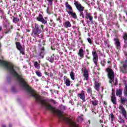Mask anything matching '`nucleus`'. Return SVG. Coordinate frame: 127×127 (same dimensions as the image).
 <instances>
[{"mask_svg": "<svg viewBox=\"0 0 127 127\" xmlns=\"http://www.w3.org/2000/svg\"><path fill=\"white\" fill-rule=\"evenodd\" d=\"M36 74L37 75H38V77L42 76V73L40 71H36Z\"/></svg>", "mask_w": 127, "mask_h": 127, "instance_id": "obj_30", "label": "nucleus"}, {"mask_svg": "<svg viewBox=\"0 0 127 127\" xmlns=\"http://www.w3.org/2000/svg\"><path fill=\"white\" fill-rule=\"evenodd\" d=\"M114 41H115V44L116 45L117 48L119 49L120 48V47L121 46V43H120L119 39L115 38L114 39Z\"/></svg>", "mask_w": 127, "mask_h": 127, "instance_id": "obj_17", "label": "nucleus"}, {"mask_svg": "<svg viewBox=\"0 0 127 127\" xmlns=\"http://www.w3.org/2000/svg\"><path fill=\"white\" fill-rule=\"evenodd\" d=\"M45 54H46V53L45 52V49L44 47H42L40 48L39 54L38 55V59H43Z\"/></svg>", "mask_w": 127, "mask_h": 127, "instance_id": "obj_6", "label": "nucleus"}, {"mask_svg": "<svg viewBox=\"0 0 127 127\" xmlns=\"http://www.w3.org/2000/svg\"><path fill=\"white\" fill-rule=\"evenodd\" d=\"M92 113H95V114L96 115V112H94V111H92Z\"/></svg>", "mask_w": 127, "mask_h": 127, "instance_id": "obj_57", "label": "nucleus"}, {"mask_svg": "<svg viewBox=\"0 0 127 127\" xmlns=\"http://www.w3.org/2000/svg\"><path fill=\"white\" fill-rule=\"evenodd\" d=\"M54 57H55V56L54 55V54H53V55L51 56V57L47 58V60L49 61V62H51V63H54Z\"/></svg>", "mask_w": 127, "mask_h": 127, "instance_id": "obj_16", "label": "nucleus"}, {"mask_svg": "<svg viewBox=\"0 0 127 127\" xmlns=\"http://www.w3.org/2000/svg\"><path fill=\"white\" fill-rule=\"evenodd\" d=\"M27 31L28 32H30V31L29 30H28Z\"/></svg>", "mask_w": 127, "mask_h": 127, "instance_id": "obj_59", "label": "nucleus"}, {"mask_svg": "<svg viewBox=\"0 0 127 127\" xmlns=\"http://www.w3.org/2000/svg\"><path fill=\"white\" fill-rule=\"evenodd\" d=\"M78 55H79L80 58L84 57V50H83V49L81 48L79 49Z\"/></svg>", "mask_w": 127, "mask_h": 127, "instance_id": "obj_15", "label": "nucleus"}, {"mask_svg": "<svg viewBox=\"0 0 127 127\" xmlns=\"http://www.w3.org/2000/svg\"><path fill=\"white\" fill-rule=\"evenodd\" d=\"M65 84L66 86H67V87H69V86H70V85H71V82H70V79H69V78H67L65 80Z\"/></svg>", "mask_w": 127, "mask_h": 127, "instance_id": "obj_22", "label": "nucleus"}, {"mask_svg": "<svg viewBox=\"0 0 127 127\" xmlns=\"http://www.w3.org/2000/svg\"><path fill=\"white\" fill-rule=\"evenodd\" d=\"M53 70L54 71V72H56V69H53Z\"/></svg>", "mask_w": 127, "mask_h": 127, "instance_id": "obj_48", "label": "nucleus"}, {"mask_svg": "<svg viewBox=\"0 0 127 127\" xmlns=\"http://www.w3.org/2000/svg\"><path fill=\"white\" fill-rule=\"evenodd\" d=\"M116 83H117V82H118V81H117V79L116 80Z\"/></svg>", "mask_w": 127, "mask_h": 127, "instance_id": "obj_61", "label": "nucleus"}, {"mask_svg": "<svg viewBox=\"0 0 127 127\" xmlns=\"http://www.w3.org/2000/svg\"><path fill=\"white\" fill-rule=\"evenodd\" d=\"M68 13L69 15H71L73 18H74L75 19H77V15L76 14V13L73 12V11H71Z\"/></svg>", "mask_w": 127, "mask_h": 127, "instance_id": "obj_19", "label": "nucleus"}, {"mask_svg": "<svg viewBox=\"0 0 127 127\" xmlns=\"http://www.w3.org/2000/svg\"><path fill=\"white\" fill-rule=\"evenodd\" d=\"M77 122L78 123H82V122H83V118L81 117H79L77 118Z\"/></svg>", "mask_w": 127, "mask_h": 127, "instance_id": "obj_32", "label": "nucleus"}, {"mask_svg": "<svg viewBox=\"0 0 127 127\" xmlns=\"http://www.w3.org/2000/svg\"><path fill=\"white\" fill-rule=\"evenodd\" d=\"M120 110L122 112V115L124 116L125 119H127V111L125 109L123 106H120L119 107Z\"/></svg>", "mask_w": 127, "mask_h": 127, "instance_id": "obj_12", "label": "nucleus"}, {"mask_svg": "<svg viewBox=\"0 0 127 127\" xmlns=\"http://www.w3.org/2000/svg\"><path fill=\"white\" fill-rule=\"evenodd\" d=\"M118 119L119 122L120 124H124V123H125V120H124V119H123V118L121 116H119Z\"/></svg>", "mask_w": 127, "mask_h": 127, "instance_id": "obj_25", "label": "nucleus"}, {"mask_svg": "<svg viewBox=\"0 0 127 127\" xmlns=\"http://www.w3.org/2000/svg\"><path fill=\"white\" fill-rule=\"evenodd\" d=\"M87 92L88 94H92V88H91V87H88L87 88Z\"/></svg>", "mask_w": 127, "mask_h": 127, "instance_id": "obj_31", "label": "nucleus"}, {"mask_svg": "<svg viewBox=\"0 0 127 127\" xmlns=\"http://www.w3.org/2000/svg\"><path fill=\"white\" fill-rule=\"evenodd\" d=\"M70 78H71V79H72V80H75V76L74 75V72L73 71H71L70 72Z\"/></svg>", "mask_w": 127, "mask_h": 127, "instance_id": "obj_26", "label": "nucleus"}, {"mask_svg": "<svg viewBox=\"0 0 127 127\" xmlns=\"http://www.w3.org/2000/svg\"><path fill=\"white\" fill-rule=\"evenodd\" d=\"M92 55H93V60L94 64L97 66L98 64V61L99 60V57L98 56V54L96 51L92 52Z\"/></svg>", "mask_w": 127, "mask_h": 127, "instance_id": "obj_7", "label": "nucleus"}, {"mask_svg": "<svg viewBox=\"0 0 127 127\" xmlns=\"http://www.w3.org/2000/svg\"><path fill=\"white\" fill-rule=\"evenodd\" d=\"M19 21V18H16V17H14L13 19V22L14 23H16V22H18Z\"/></svg>", "mask_w": 127, "mask_h": 127, "instance_id": "obj_28", "label": "nucleus"}, {"mask_svg": "<svg viewBox=\"0 0 127 127\" xmlns=\"http://www.w3.org/2000/svg\"><path fill=\"white\" fill-rule=\"evenodd\" d=\"M46 11H47V13L48 14H50L51 13V11L50 10V7L49 6H48Z\"/></svg>", "mask_w": 127, "mask_h": 127, "instance_id": "obj_33", "label": "nucleus"}, {"mask_svg": "<svg viewBox=\"0 0 127 127\" xmlns=\"http://www.w3.org/2000/svg\"><path fill=\"white\" fill-rule=\"evenodd\" d=\"M108 64L111 63V62L110 61H108Z\"/></svg>", "mask_w": 127, "mask_h": 127, "instance_id": "obj_55", "label": "nucleus"}, {"mask_svg": "<svg viewBox=\"0 0 127 127\" xmlns=\"http://www.w3.org/2000/svg\"><path fill=\"white\" fill-rule=\"evenodd\" d=\"M87 40L89 43H90V44H92V40L91 39V38H88Z\"/></svg>", "mask_w": 127, "mask_h": 127, "instance_id": "obj_39", "label": "nucleus"}, {"mask_svg": "<svg viewBox=\"0 0 127 127\" xmlns=\"http://www.w3.org/2000/svg\"><path fill=\"white\" fill-rule=\"evenodd\" d=\"M123 95V90L120 89H117L116 91V96L118 97H121Z\"/></svg>", "mask_w": 127, "mask_h": 127, "instance_id": "obj_18", "label": "nucleus"}, {"mask_svg": "<svg viewBox=\"0 0 127 127\" xmlns=\"http://www.w3.org/2000/svg\"><path fill=\"white\" fill-rule=\"evenodd\" d=\"M61 110H66V107L63 105H62L61 107Z\"/></svg>", "mask_w": 127, "mask_h": 127, "instance_id": "obj_40", "label": "nucleus"}, {"mask_svg": "<svg viewBox=\"0 0 127 127\" xmlns=\"http://www.w3.org/2000/svg\"><path fill=\"white\" fill-rule=\"evenodd\" d=\"M120 72L122 73H127V59L125 62H121L120 64Z\"/></svg>", "mask_w": 127, "mask_h": 127, "instance_id": "obj_4", "label": "nucleus"}, {"mask_svg": "<svg viewBox=\"0 0 127 127\" xmlns=\"http://www.w3.org/2000/svg\"><path fill=\"white\" fill-rule=\"evenodd\" d=\"M37 20L40 22H42L43 24H46L47 20L43 18V16L41 14H39V16L37 17Z\"/></svg>", "mask_w": 127, "mask_h": 127, "instance_id": "obj_8", "label": "nucleus"}, {"mask_svg": "<svg viewBox=\"0 0 127 127\" xmlns=\"http://www.w3.org/2000/svg\"><path fill=\"white\" fill-rule=\"evenodd\" d=\"M123 38L125 40V42H126V41L127 40V34L125 33L124 34L123 36Z\"/></svg>", "mask_w": 127, "mask_h": 127, "instance_id": "obj_37", "label": "nucleus"}, {"mask_svg": "<svg viewBox=\"0 0 127 127\" xmlns=\"http://www.w3.org/2000/svg\"><path fill=\"white\" fill-rule=\"evenodd\" d=\"M46 75H47V72H46Z\"/></svg>", "mask_w": 127, "mask_h": 127, "instance_id": "obj_64", "label": "nucleus"}, {"mask_svg": "<svg viewBox=\"0 0 127 127\" xmlns=\"http://www.w3.org/2000/svg\"><path fill=\"white\" fill-rule=\"evenodd\" d=\"M112 97H116V95H115V92L114 91V90H112Z\"/></svg>", "mask_w": 127, "mask_h": 127, "instance_id": "obj_41", "label": "nucleus"}, {"mask_svg": "<svg viewBox=\"0 0 127 127\" xmlns=\"http://www.w3.org/2000/svg\"><path fill=\"white\" fill-rule=\"evenodd\" d=\"M102 66H105V64H103V63H101Z\"/></svg>", "mask_w": 127, "mask_h": 127, "instance_id": "obj_46", "label": "nucleus"}, {"mask_svg": "<svg viewBox=\"0 0 127 127\" xmlns=\"http://www.w3.org/2000/svg\"><path fill=\"white\" fill-rule=\"evenodd\" d=\"M83 75L84 76V78L85 80H89V72L88 70L84 69L83 71Z\"/></svg>", "mask_w": 127, "mask_h": 127, "instance_id": "obj_14", "label": "nucleus"}, {"mask_svg": "<svg viewBox=\"0 0 127 127\" xmlns=\"http://www.w3.org/2000/svg\"><path fill=\"white\" fill-rule=\"evenodd\" d=\"M106 44H107V46H108V47H110V46L109 45V44L107 43H106Z\"/></svg>", "mask_w": 127, "mask_h": 127, "instance_id": "obj_51", "label": "nucleus"}, {"mask_svg": "<svg viewBox=\"0 0 127 127\" xmlns=\"http://www.w3.org/2000/svg\"><path fill=\"white\" fill-rule=\"evenodd\" d=\"M43 27H44L43 25H41V26H40L38 24L35 23L32 29V34L33 37H39L40 38L43 39V35L41 34V35H39L44 30Z\"/></svg>", "mask_w": 127, "mask_h": 127, "instance_id": "obj_2", "label": "nucleus"}, {"mask_svg": "<svg viewBox=\"0 0 127 127\" xmlns=\"http://www.w3.org/2000/svg\"><path fill=\"white\" fill-rule=\"evenodd\" d=\"M78 97L80 98L82 100V102H86L85 97V91L83 90L81 91V93L78 94Z\"/></svg>", "mask_w": 127, "mask_h": 127, "instance_id": "obj_10", "label": "nucleus"}, {"mask_svg": "<svg viewBox=\"0 0 127 127\" xmlns=\"http://www.w3.org/2000/svg\"><path fill=\"white\" fill-rule=\"evenodd\" d=\"M100 54H101V56H103V53H100Z\"/></svg>", "mask_w": 127, "mask_h": 127, "instance_id": "obj_54", "label": "nucleus"}, {"mask_svg": "<svg viewBox=\"0 0 127 127\" xmlns=\"http://www.w3.org/2000/svg\"><path fill=\"white\" fill-rule=\"evenodd\" d=\"M45 19H46V18H47V17H45Z\"/></svg>", "mask_w": 127, "mask_h": 127, "instance_id": "obj_63", "label": "nucleus"}, {"mask_svg": "<svg viewBox=\"0 0 127 127\" xmlns=\"http://www.w3.org/2000/svg\"><path fill=\"white\" fill-rule=\"evenodd\" d=\"M95 89L97 91H99V89H100V85L98 83L95 84Z\"/></svg>", "mask_w": 127, "mask_h": 127, "instance_id": "obj_34", "label": "nucleus"}, {"mask_svg": "<svg viewBox=\"0 0 127 127\" xmlns=\"http://www.w3.org/2000/svg\"><path fill=\"white\" fill-rule=\"evenodd\" d=\"M64 25L65 28H68V27H71V23L69 21H66Z\"/></svg>", "mask_w": 127, "mask_h": 127, "instance_id": "obj_20", "label": "nucleus"}, {"mask_svg": "<svg viewBox=\"0 0 127 127\" xmlns=\"http://www.w3.org/2000/svg\"><path fill=\"white\" fill-rule=\"evenodd\" d=\"M16 45L18 50L20 51V53L22 54V55H24V49H23L20 43L16 42Z\"/></svg>", "mask_w": 127, "mask_h": 127, "instance_id": "obj_9", "label": "nucleus"}, {"mask_svg": "<svg viewBox=\"0 0 127 127\" xmlns=\"http://www.w3.org/2000/svg\"><path fill=\"white\" fill-rule=\"evenodd\" d=\"M124 93L125 97H127L126 98L122 97L121 98V101L122 104H123V105H125V104H126V102L127 101V84L125 85V88L124 89Z\"/></svg>", "mask_w": 127, "mask_h": 127, "instance_id": "obj_5", "label": "nucleus"}, {"mask_svg": "<svg viewBox=\"0 0 127 127\" xmlns=\"http://www.w3.org/2000/svg\"><path fill=\"white\" fill-rule=\"evenodd\" d=\"M48 1L49 2V5H52L53 4V0H48Z\"/></svg>", "mask_w": 127, "mask_h": 127, "instance_id": "obj_35", "label": "nucleus"}, {"mask_svg": "<svg viewBox=\"0 0 127 127\" xmlns=\"http://www.w3.org/2000/svg\"><path fill=\"white\" fill-rule=\"evenodd\" d=\"M77 87H79L80 86V84L79 83L76 84Z\"/></svg>", "mask_w": 127, "mask_h": 127, "instance_id": "obj_47", "label": "nucleus"}, {"mask_svg": "<svg viewBox=\"0 0 127 127\" xmlns=\"http://www.w3.org/2000/svg\"><path fill=\"white\" fill-rule=\"evenodd\" d=\"M23 68H26V66H23Z\"/></svg>", "mask_w": 127, "mask_h": 127, "instance_id": "obj_58", "label": "nucleus"}, {"mask_svg": "<svg viewBox=\"0 0 127 127\" xmlns=\"http://www.w3.org/2000/svg\"><path fill=\"white\" fill-rule=\"evenodd\" d=\"M4 14V13L3 12V11L2 10V9L0 8V17L3 16Z\"/></svg>", "mask_w": 127, "mask_h": 127, "instance_id": "obj_36", "label": "nucleus"}, {"mask_svg": "<svg viewBox=\"0 0 127 127\" xmlns=\"http://www.w3.org/2000/svg\"><path fill=\"white\" fill-rule=\"evenodd\" d=\"M123 127H127V125H124V126H123Z\"/></svg>", "mask_w": 127, "mask_h": 127, "instance_id": "obj_52", "label": "nucleus"}, {"mask_svg": "<svg viewBox=\"0 0 127 127\" xmlns=\"http://www.w3.org/2000/svg\"><path fill=\"white\" fill-rule=\"evenodd\" d=\"M74 4L75 5L76 9L79 11V16H80V17H82V18H86V19H89L90 18L91 14L88 12V10H84L85 7L83 6L79 1L74 0Z\"/></svg>", "mask_w": 127, "mask_h": 127, "instance_id": "obj_1", "label": "nucleus"}, {"mask_svg": "<svg viewBox=\"0 0 127 127\" xmlns=\"http://www.w3.org/2000/svg\"><path fill=\"white\" fill-rule=\"evenodd\" d=\"M106 72L108 73V77L110 79V83L113 84L115 82V73L113 69L110 67L106 69Z\"/></svg>", "mask_w": 127, "mask_h": 127, "instance_id": "obj_3", "label": "nucleus"}, {"mask_svg": "<svg viewBox=\"0 0 127 127\" xmlns=\"http://www.w3.org/2000/svg\"><path fill=\"white\" fill-rule=\"evenodd\" d=\"M11 91L12 93H16L17 90L16 89H15V86H13L11 87Z\"/></svg>", "mask_w": 127, "mask_h": 127, "instance_id": "obj_29", "label": "nucleus"}, {"mask_svg": "<svg viewBox=\"0 0 127 127\" xmlns=\"http://www.w3.org/2000/svg\"><path fill=\"white\" fill-rule=\"evenodd\" d=\"M2 127H6V126H5V125H3ZM9 127H11V124L9 125Z\"/></svg>", "mask_w": 127, "mask_h": 127, "instance_id": "obj_43", "label": "nucleus"}, {"mask_svg": "<svg viewBox=\"0 0 127 127\" xmlns=\"http://www.w3.org/2000/svg\"><path fill=\"white\" fill-rule=\"evenodd\" d=\"M11 29H12V26H10V28H9L8 29H7V30L5 32V33L6 34H7V33H9L11 32V31H10Z\"/></svg>", "mask_w": 127, "mask_h": 127, "instance_id": "obj_27", "label": "nucleus"}, {"mask_svg": "<svg viewBox=\"0 0 127 127\" xmlns=\"http://www.w3.org/2000/svg\"><path fill=\"white\" fill-rule=\"evenodd\" d=\"M88 125H90V121H88Z\"/></svg>", "mask_w": 127, "mask_h": 127, "instance_id": "obj_56", "label": "nucleus"}, {"mask_svg": "<svg viewBox=\"0 0 127 127\" xmlns=\"http://www.w3.org/2000/svg\"><path fill=\"white\" fill-rule=\"evenodd\" d=\"M50 21H51V22H52V21H53V20H51Z\"/></svg>", "mask_w": 127, "mask_h": 127, "instance_id": "obj_60", "label": "nucleus"}, {"mask_svg": "<svg viewBox=\"0 0 127 127\" xmlns=\"http://www.w3.org/2000/svg\"><path fill=\"white\" fill-rule=\"evenodd\" d=\"M104 105H107V102H104Z\"/></svg>", "mask_w": 127, "mask_h": 127, "instance_id": "obj_49", "label": "nucleus"}, {"mask_svg": "<svg viewBox=\"0 0 127 127\" xmlns=\"http://www.w3.org/2000/svg\"><path fill=\"white\" fill-rule=\"evenodd\" d=\"M56 2H57V0H56Z\"/></svg>", "mask_w": 127, "mask_h": 127, "instance_id": "obj_62", "label": "nucleus"}, {"mask_svg": "<svg viewBox=\"0 0 127 127\" xmlns=\"http://www.w3.org/2000/svg\"><path fill=\"white\" fill-rule=\"evenodd\" d=\"M65 5L66 8H67V9L68 10H66V12H67V13H68L69 12H71V11H73V8H72V6L70 4H69L68 2H65Z\"/></svg>", "mask_w": 127, "mask_h": 127, "instance_id": "obj_11", "label": "nucleus"}, {"mask_svg": "<svg viewBox=\"0 0 127 127\" xmlns=\"http://www.w3.org/2000/svg\"><path fill=\"white\" fill-rule=\"evenodd\" d=\"M111 101L114 105H117V98H116V96H112Z\"/></svg>", "mask_w": 127, "mask_h": 127, "instance_id": "obj_21", "label": "nucleus"}, {"mask_svg": "<svg viewBox=\"0 0 127 127\" xmlns=\"http://www.w3.org/2000/svg\"><path fill=\"white\" fill-rule=\"evenodd\" d=\"M109 117H110L111 119L112 123L113 124V122H114L116 119V118L115 117V115H114V114L111 113L109 115Z\"/></svg>", "mask_w": 127, "mask_h": 127, "instance_id": "obj_23", "label": "nucleus"}, {"mask_svg": "<svg viewBox=\"0 0 127 127\" xmlns=\"http://www.w3.org/2000/svg\"><path fill=\"white\" fill-rule=\"evenodd\" d=\"M2 30V27L0 26V31H1Z\"/></svg>", "mask_w": 127, "mask_h": 127, "instance_id": "obj_45", "label": "nucleus"}, {"mask_svg": "<svg viewBox=\"0 0 127 127\" xmlns=\"http://www.w3.org/2000/svg\"><path fill=\"white\" fill-rule=\"evenodd\" d=\"M52 101H53V102L54 103V104H55V101H54L53 100H52Z\"/></svg>", "mask_w": 127, "mask_h": 127, "instance_id": "obj_50", "label": "nucleus"}, {"mask_svg": "<svg viewBox=\"0 0 127 127\" xmlns=\"http://www.w3.org/2000/svg\"><path fill=\"white\" fill-rule=\"evenodd\" d=\"M92 100L91 101L92 105L96 107V106L99 104V101H98L94 96L92 97Z\"/></svg>", "mask_w": 127, "mask_h": 127, "instance_id": "obj_13", "label": "nucleus"}, {"mask_svg": "<svg viewBox=\"0 0 127 127\" xmlns=\"http://www.w3.org/2000/svg\"><path fill=\"white\" fill-rule=\"evenodd\" d=\"M82 23H84V20L81 21Z\"/></svg>", "mask_w": 127, "mask_h": 127, "instance_id": "obj_53", "label": "nucleus"}, {"mask_svg": "<svg viewBox=\"0 0 127 127\" xmlns=\"http://www.w3.org/2000/svg\"><path fill=\"white\" fill-rule=\"evenodd\" d=\"M43 45H45V41L43 40Z\"/></svg>", "mask_w": 127, "mask_h": 127, "instance_id": "obj_44", "label": "nucleus"}, {"mask_svg": "<svg viewBox=\"0 0 127 127\" xmlns=\"http://www.w3.org/2000/svg\"><path fill=\"white\" fill-rule=\"evenodd\" d=\"M90 21H91V22H93V17L90 16V18H89Z\"/></svg>", "mask_w": 127, "mask_h": 127, "instance_id": "obj_42", "label": "nucleus"}, {"mask_svg": "<svg viewBox=\"0 0 127 127\" xmlns=\"http://www.w3.org/2000/svg\"><path fill=\"white\" fill-rule=\"evenodd\" d=\"M0 17L1 19H2V18H3L4 19V20H5V19L6 18V17H5V15H4V14L3 15V16H0Z\"/></svg>", "mask_w": 127, "mask_h": 127, "instance_id": "obj_38", "label": "nucleus"}, {"mask_svg": "<svg viewBox=\"0 0 127 127\" xmlns=\"http://www.w3.org/2000/svg\"><path fill=\"white\" fill-rule=\"evenodd\" d=\"M34 66L36 69H38V70L40 69V64H39L37 62L34 63Z\"/></svg>", "mask_w": 127, "mask_h": 127, "instance_id": "obj_24", "label": "nucleus"}]
</instances>
